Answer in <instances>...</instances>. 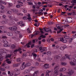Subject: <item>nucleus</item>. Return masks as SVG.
I'll use <instances>...</instances> for the list:
<instances>
[{
	"label": "nucleus",
	"mask_w": 76,
	"mask_h": 76,
	"mask_svg": "<svg viewBox=\"0 0 76 76\" xmlns=\"http://www.w3.org/2000/svg\"><path fill=\"white\" fill-rule=\"evenodd\" d=\"M68 72H66V74L69 76H71L73 74L74 72L73 70L71 69H68Z\"/></svg>",
	"instance_id": "obj_1"
},
{
	"label": "nucleus",
	"mask_w": 76,
	"mask_h": 76,
	"mask_svg": "<svg viewBox=\"0 0 76 76\" xmlns=\"http://www.w3.org/2000/svg\"><path fill=\"white\" fill-rule=\"evenodd\" d=\"M27 17L25 16L23 18V19L24 20H27L28 19L29 21H31L32 20V19H31V15L30 14H28L27 15Z\"/></svg>",
	"instance_id": "obj_2"
},
{
	"label": "nucleus",
	"mask_w": 76,
	"mask_h": 76,
	"mask_svg": "<svg viewBox=\"0 0 76 76\" xmlns=\"http://www.w3.org/2000/svg\"><path fill=\"white\" fill-rule=\"evenodd\" d=\"M62 57V55L61 54H59L58 56H55L54 58L56 60H58L59 58H61Z\"/></svg>",
	"instance_id": "obj_3"
},
{
	"label": "nucleus",
	"mask_w": 76,
	"mask_h": 76,
	"mask_svg": "<svg viewBox=\"0 0 76 76\" xmlns=\"http://www.w3.org/2000/svg\"><path fill=\"white\" fill-rule=\"evenodd\" d=\"M58 40L59 41H61L64 42V43H66L67 42V41L66 39H64V38H60L58 39Z\"/></svg>",
	"instance_id": "obj_4"
},
{
	"label": "nucleus",
	"mask_w": 76,
	"mask_h": 76,
	"mask_svg": "<svg viewBox=\"0 0 76 76\" xmlns=\"http://www.w3.org/2000/svg\"><path fill=\"white\" fill-rule=\"evenodd\" d=\"M15 71L16 72V75H20V69H15Z\"/></svg>",
	"instance_id": "obj_5"
},
{
	"label": "nucleus",
	"mask_w": 76,
	"mask_h": 76,
	"mask_svg": "<svg viewBox=\"0 0 76 76\" xmlns=\"http://www.w3.org/2000/svg\"><path fill=\"white\" fill-rule=\"evenodd\" d=\"M59 68H60V65H58L55 66V67L54 68V70H59Z\"/></svg>",
	"instance_id": "obj_6"
},
{
	"label": "nucleus",
	"mask_w": 76,
	"mask_h": 76,
	"mask_svg": "<svg viewBox=\"0 0 76 76\" xmlns=\"http://www.w3.org/2000/svg\"><path fill=\"white\" fill-rule=\"evenodd\" d=\"M19 66H20V64H15L13 65V67H18Z\"/></svg>",
	"instance_id": "obj_7"
},
{
	"label": "nucleus",
	"mask_w": 76,
	"mask_h": 76,
	"mask_svg": "<svg viewBox=\"0 0 76 76\" xmlns=\"http://www.w3.org/2000/svg\"><path fill=\"white\" fill-rule=\"evenodd\" d=\"M23 23V22H22V21H21L19 22H18L17 23L18 24V25H20V24H21L20 25V26H25V24H23V23Z\"/></svg>",
	"instance_id": "obj_8"
},
{
	"label": "nucleus",
	"mask_w": 76,
	"mask_h": 76,
	"mask_svg": "<svg viewBox=\"0 0 76 76\" xmlns=\"http://www.w3.org/2000/svg\"><path fill=\"white\" fill-rule=\"evenodd\" d=\"M10 47L11 49H12V50H13L14 49H15V48H16V46L13 45H12L10 46Z\"/></svg>",
	"instance_id": "obj_9"
},
{
	"label": "nucleus",
	"mask_w": 76,
	"mask_h": 76,
	"mask_svg": "<svg viewBox=\"0 0 76 76\" xmlns=\"http://www.w3.org/2000/svg\"><path fill=\"white\" fill-rule=\"evenodd\" d=\"M25 67H26V66H25V65H22L20 67V70H23L25 69Z\"/></svg>",
	"instance_id": "obj_10"
},
{
	"label": "nucleus",
	"mask_w": 76,
	"mask_h": 76,
	"mask_svg": "<svg viewBox=\"0 0 76 76\" xmlns=\"http://www.w3.org/2000/svg\"><path fill=\"white\" fill-rule=\"evenodd\" d=\"M44 29L45 30V32H50L51 33H52V31H51V30L50 29V30H49L48 28H44Z\"/></svg>",
	"instance_id": "obj_11"
},
{
	"label": "nucleus",
	"mask_w": 76,
	"mask_h": 76,
	"mask_svg": "<svg viewBox=\"0 0 76 76\" xmlns=\"http://www.w3.org/2000/svg\"><path fill=\"white\" fill-rule=\"evenodd\" d=\"M54 73L55 74H56V75H58V70L57 69H54Z\"/></svg>",
	"instance_id": "obj_12"
},
{
	"label": "nucleus",
	"mask_w": 76,
	"mask_h": 76,
	"mask_svg": "<svg viewBox=\"0 0 76 76\" xmlns=\"http://www.w3.org/2000/svg\"><path fill=\"white\" fill-rule=\"evenodd\" d=\"M43 67L45 69H48V65L47 64H45Z\"/></svg>",
	"instance_id": "obj_13"
},
{
	"label": "nucleus",
	"mask_w": 76,
	"mask_h": 76,
	"mask_svg": "<svg viewBox=\"0 0 76 76\" xmlns=\"http://www.w3.org/2000/svg\"><path fill=\"white\" fill-rule=\"evenodd\" d=\"M25 65L26 67H29V66H31V64L30 63H28L27 64H25Z\"/></svg>",
	"instance_id": "obj_14"
},
{
	"label": "nucleus",
	"mask_w": 76,
	"mask_h": 76,
	"mask_svg": "<svg viewBox=\"0 0 76 76\" xmlns=\"http://www.w3.org/2000/svg\"><path fill=\"white\" fill-rule=\"evenodd\" d=\"M69 63L70 65H72V66H75L76 65V63H74L72 61H70Z\"/></svg>",
	"instance_id": "obj_15"
},
{
	"label": "nucleus",
	"mask_w": 76,
	"mask_h": 76,
	"mask_svg": "<svg viewBox=\"0 0 76 76\" xmlns=\"http://www.w3.org/2000/svg\"><path fill=\"white\" fill-rule=\"evenodd\" d=\"M65 70H66V69L65 68H61L59 70L60 72H64V71H65Z\"/></svg>",
	"instance_id": "obj_16"
},
{
	"label": "nucleus",
	"mask_w": 76,
	"mask_h": 76,
	"mask_svg": "<svg viewBox=\"0 0 76 76\" xmlns=\"http://www.w3.org/2000/svg\"><path fill=\"white\" fill-rule=\"evenodd\" d=\"M64 57L65 58H67L69 60H70V58L69 57V56L68 55H65Z\"/></svg>",
	"instance_id": "obj_17"
},
{
	"label": "nucleus",
	"mask_w": 76,
	"mask_h": 76,
	"mask_svg": "<svg viewBox=\"0 0 76 76\" xmlns=\"http://www.w3.org/2000/svg\"><path fill=\"white\" fill-rule=\"evenodd\" d=\"M72 1L71 2L72 3V6H73L74 5H75V4L74 3L76 4V0H72Z\"/></svg>",
	"instance_id": "obj_18"
},
{
	"label": "nucleus",
	"mask_w": 76,
	"mask_h": 76,
	"mask_svg": "<svg viewBox=\"0 0 76 76\" xmlns=\"http://www.w3.org/2000/svg\"><path fill=\"white\" fill-rule=\"evenodd\" d=\"M31 44V41H30L26 45L28 48H29L30 46L29 45Z\"/></svg>",
	"instance_id": "obj_19"
},
{
	"label": "nucleus",
	"mask_w": 76,
	"mask_h": 76,
	"mask_svg": "<svg viewBox=\"0 0 76 76\" xmlns=\"http://www.w3.org/2000/svg\"><path fill=\"white\" fill-rule=\"evenodd\" d=\"M67 20L69 23H71V22H72V20H71L70 18H68V19H67Z\"/></svg>",
	"instance_id": "obj_20"
},
{
	"label": "nucleus",
	"mask_w": 76,
	"mask_h": 76,
	"mask_svg": "<svg viewBox=\"0 0 76 76\" xmlns=\"http://www.w3.org/2000/svg\"><path fill=\"white\" fill-rule=\"evenodd\" d=\"M21 50V48H19L18 49H16L14 50L15 53H17L18 51H20Z\"/></svg>",
	"instance_id": "obj_21"
},
{
	"label": "nucleus",
	"mask_w": 76,
	"mask_h": 76,
	"mask_svg": "<svg viewBox=\"0 0 76 76\" xmlns=\"http://www.w3.org/2000/svg\"><path fill=\"white\" fill-rule=\"evenodd\" d=\"M11 10L13 12H18V10H16V9H11Z\"/></svg>",
	"instance_id": "obj_22"
},
{
	"label": "nucleus",
	"mask_w": 76,
	"mask_h": 76,
	"mask_svg": "<svg viewBox=\"0 0 76 76\" xmlns=\"http://www.w3.org/2000/svg\"><path fill=\"white\" fill-rule=\"evenodd\" d=\"M27 56V53H24L23 54V55H22V58H23L24 57H26Z\"/></svg>",
	"instance_id": "obj_23"
},
{
	"label": "nucleus",
	"mask_w": 76,
	"mask_h": 76,
	"mask_svg": "<svg viewBox=\"0 0 76 76\" xmlns=\"http://www.w3.org/2000/svg\"><path fill=\"white\" fill-rule=\"evenodd\" d=\"M50 71L48 70L46 71V76H49V74L48 73H50Z\"/></svg>",
	"instance_id": "obj_24"
},
{
	"label": "nucleus",
	"mask_w": 76,
	"mask_h": 76,
	"mask_svg": "<svg viewBox=\"0 0 76 76\" xmlns=\"http://www.w3.org/2000/svg\"><path fill=\"white\" fill-rule=\"evenodd\" d=\"M17 61L18 62H19L22 61V59L21 58H18L16 59Z\"/></svg>",
	"instance_id": "obj_25"
},
{
	"label": "nucleus",
	"mask_w": 76,
	"mask_h": 76,
	"mask_svg": "<svg viewBox=\"0 0 76 76\" xmlns=\"http://www.w3.org/2000/svg\"><path fill=\"white\" fill-rule=\"evenodd\" d=\"M47 54L48 56H51V53L50 52H48L47 53Z\"/></svg>",
	"instance_id": "obj_26"
},
{
	"label": "nucleus",
	"mask_w": 76,
	"mask_h": 76,
	"mask_svg": "<svg viewBox=\"0 0 76 76\" xmlns=\"http://www.w3.org/2000/svg\"><path fill=\"white\" fill-rule=\"evenodd\" d=\"M32 55L33 56V57H36L37 56V55L36 54H34V53H32L31 54V56H32Z\"/></svg>",
	"instance_id": "obj_27"
},
{
	"label": "nucleus",
	"mask_w": 76,
	"mask_h": 76,
	"mask_svg": "<svg viewBox=\"0 0 76 76\" xmlns=\"http://www.w3.org/2000/svg\"><path fill=\"white\" fill-rule=\"evenodd\" d=\"M1 23L3 24H6V23H7V21H3L1 22Z\"/></svg>",
	"instance_id": "obj_28"
},
{
	"label": "nucleus",
	"mask_w": 76,
	"mask_h": 76,
	"mask_svg": "<svg viewBox=\"0 0 76 76\" xmlns=\"http://www.w3.org/2000/svg\"><path fill=\"white\" fill-rule=\"evenodd\" d=\"M6 61H7V63H8V64H10V60H9V59L7 58Z\"/></svg>",
	"instance_id": "obj_29"
},
{
	"label": "nucleus",
	"mask_w": 76,
	"mask_h": 76,
	"mask_svg": "<svg viewBox=\"0 0 76 76\" xmlns=\"http://www.w3.org/2000/svg\"><path fill=\"white\" fill-rule=\"evenodd\" d=\"M8 57H10V55L8 54H7L6 56V57L5 58H8Z\"/></svg>",
	"instance_id": "obj_30"
},
{
	"label": "nucleus",
	"mask_w": 76,
	"mask_h": 76,
	"mask_svg": "<svg viewBox=\"0 0 76 76\" xmlns=\"http://www.w3.org/2000/svg\"><path fill=\"white\" fill-rule=\"evenodd\" d=\"M72 40H73V39L72 38H70L69 39V43H70L72 42Z\"/></svg>",
	"instance_id": "obj_31"
},
{
	"label": "nucleus",
	"mask_w": 76,
	"mask_h": 76,
	"mask_svg": "<svg viewBox=\"0 0 76 76\" xmlns=\"http://www.w3.org/2000/svg\"><path fill=\"white\" fill-rule=\"evenodd\" d=\"M0 70H1V71H3V72H4L5 70V69H4L3 68H0Z\"/></svg>",
	"instance_id": "obj_32"
},
{
	"label": "nucleus",
	"mask_w": 76,
	"mask_h": 76,
	"mask_svg": "<svg viewBox=\"0 0 76 76\" xmlns=\"http://www.w3.org/2000/svg\"><path fill=\"white\" fill-rule=\"evenodd\" d=\"M27 32L29 33V34H31V30H29V28H28L27 29Z\"/></svg>",
	"instance_id": "obj_33"
},
{
	"label": "nucleus",
	"mask_w": 76,
	"mask_h": 76,
	"mask_svg": "<svg viewBox=\"0 0 76 76\" xmlns=\"http://www.w3.org/2000/svg\"><path fill=\"white\" fill-rule=\"evenodd\" d=\"M64 38L67 39H69V37L67 36H65L64 37Z\"/></svg>",
	"instance_id": "obj_34"
},
{
	"label": "nucleus",
	"mask_w": 76,
	"mask_h": 76,
	"mask_svg": "<svg viewBox=\"0 0 76 76\" xmlns=\"http://www.w3.org/2000/svg\"><path fill=\"white\" fill-rule=\"evenodd\" d=\"M61 64H62V65L65 66V65H66V64H67L65 62H61Z\"/></svg>",
	"instance_id": "obj_35"
},
{
	"label": "nucleus",
	"mask_w": 76,
	"mask_h": 76,
	"mask_svg": "<svg viewBox=\"0 0 76 76\" xmlns=\"http://www.w3.org/2000/svg\"><path fill=\"white\" fill-rule=\"evenodd\" d=\"M4 12H5L4 10H1L0 11V13H4Z\"/></svg>",
	"instance_id": "obj_36"
},
{
	"label": "nucleus",
	"mask_w": 76,
	"mask_h": 76,
	"mask_svg": "<svg viewBox=\"0 0 76 76\" xmlns=\"http://www.w3.org/2000/svg\"><path fill=\"white\" fill-rule=\"evenodd\" d=\"M40 37H42V38H44L46 37L45 36H44L42 34L41 36H40Z\"/></svg>",
	"instance_id": "obj_37"
},
{
	"label": "nucleus",
	"mask_w": 76,
	"mask_h": 76,
	"mask_svg": "<svg viewBox=\"0 0 76 76\" xmlns=\"http://www.w3.org/2000/svg\"><path fill=\"white\" fill-rule=\"evenodd\" d=\"M60 49L61 50H62V51H63V50H64V48L63 47H61L60 48Z\"/></svg>",
	"instance_id": "obj_38"
},
{
	"label": "nucleus",
	"mask_w": 76,
	"mask_h": 76,
	"mask_svg": "<svg viewBox=\"0 0 76 76\" xmlns=\"http://www.w3.org/2000/svg\"><path fill=\"white\" fill-rule=\"evenodd\" d=\"M2 18L3 19H6V16L5 15H4L2 16Z\"/></svg>",
	"instance_id": "obj_39"
},
{
	"label": "nucleus",
	"mask_w": 76,
	"mask_h": 76,
	"mask_svg": "<svg viewBox=\"0 0 76 76\" xmlns=\"http://www.w3.org/2000/svg\"><path fill=\"white\" fill-rule=\"evenodd\" d=\"M53 23H54L52 22H49L48 23V24H49V25H53Z\"/></svg>",
	"instance_id": "obj_40"
},
{
	"label": "nucleus",
	"mask_w": 76,
	"mask_h": 76,
	"mask_svg": "<svg viewBox=\"0 0 76 76\" xmlns=\"http://www.w3.org/2000/svg\"><path fill=\"white\" fill-rule=\"evenodd\" d=\"M25 73H29V71L28 70H26L25 71Z\"/></svg>",
	"instance_id": "obj_41"
},
{
	"label": "nucleus",
	"mask_w": 76,
	"mask_h": 76,
	"mask_svg": "<svg viewBox=\"0 0 76 76\" xmlns=\"http://www.w3.org/2000/svg\"><path fill=\"white\" fill-rule=\"evenodd\" d=\"M13 28L14 29V31H15L16 30H17V27L16 26L13 27Z\"/></svg>",
	"instance_id": "obj_42"
},
{
	"label": "nucleus",
	"mask_w": 76,
	"mask_h": 76,
	"mask_svg": "<svg viewBox=\"0 0 76 76\" xmlns=\"http://www.w3.org/2000/svg\"><path fill=\"white\" fill-rule=\"evenodd\" d=\"M34 72L37 75L38 73H39V70L36 71Z\"/></svg>",
	"instance_id": "obj_43"
},
{
	"label": "nucleus",
	"mask_w": 76,
	"mask_h": 76,
	"mask_svg": "<svg viewBox=\"0 0 76 76\" xmlns=\"http://www.w3.org/2000/svg\"><path fill=\"white\" fill-rule=\"evenodd\" d=\"M4 27L3 26H0V29H3Z\"/></svg>",
	"instance_id": "obj_44"
},
{
	"label": "nucleus",
	"mask_w": 76,
	"mask_h": 76,
	"mask_svg": "<svg viewBox=\"0 0 76 76\" xmlns=\"http://www.w3.org/2000/svg\"><path fill=\"white\" fill-rule=\"evenodd\" d=\"M3 46L4 47H9L8 46V45H7L6 44H4V45H3Z\"/></svg>",
	"instance_id": "obj_45"
},
{
	"label": "nucleus",
	"mask_w": 76,
	"mask_h": 76,
	"mask_svg": "<svg viewBox=\"0 0 76 76\" xmlns=\"http://www.w3.org/2000/svg\"><path fill=\"white\" fill-rule=\"evenodd\" d=\"M38 34H39V32L38 31H37L36 33L34 34V35H38Z\"/></svg>",
	"instance_id": "obj_46"
},
{
	"label": "nucleus",
	"mask_w": 76,
	"mask_h": 76,
	"mask_svg": "<svg viewBox=\"0 0 76 76\" xmlns=\"http://www.w3.org/2000/svg\"><path fill=\"white\" fill-rule=\"evenodd\" d=\"M20 6L19 4H18L16 5V7L17 8H20Z\"/></svg>",
	"instance_id": "obj_47"
},
{
	"label": "nucleus",
	"mask_w": 76,
	"mask_h": 76,
	"mask_svg": "<svg viewBox=\"0 0 76 76\" xmlns=\"http://www.w3.org/2000/svg\"><path fill=\"white\" fill-rule=\"evenodd\" d=\"M22 34H19V37L20 38H22Z\"/></svg>",
	"instance_id": "obj_48"
},
{
	"label": "nucleus",
	"mask_w": 76,
	"mask_h": 76,
	"mask_svg": "<svg viewBox=\"0 0 76 76\" xmlns=\"http://www.w3.org/2000/svg\"><path fill=\"white\" fill-rule=\"evenodd\" d=\"M2 38H4V39H6L7 38V37L5 36H2Z\"/></svg>",
	"instance_id": "obj_49"
},
{
	"label": "nucleus",
	"mask_w": 76,
	"mask_h": 76,
	"mask_svg": "<svg viewBox=\"0 0 76 76\" xmlns=\"http://www.w3.org/2000/svg\"><path fill=\"white\" fill-rule=\"evenodd\" d=\"M34 35H35V34L34 35H29V37H31V38H33L34 36Z\"/></svg>",
	"instance_id": "obj_50"
},
{
	"label": "nucleus",
	"mask_w": 76,
	"mask_h": 76,
	"mask_svg": "<svg viewBox=\"0 0 76 76\" xmlns=\"http://www.w3.org/2000/svg\"><path fill=\"white\" fill-rule=\"evenodd\" d=\"M7 14L8 15H10V11H7Z\"/></svg>",
	"instance_id": "obj_51"
},
{
	"label": "nucleus",
	"mask_w": 76,
	"mask_h": 76,
	"mask_svg": "<svg viewBox=\"0 0 76 76\" xmlns=\"http://www.w3.org/2000/svg\"><path fill=\"white\" fill-rule=\"evenodd\" d=\"M34 52H38V50L36 49H34Z\"/></svg>",
	"instance_id": "obj_52"
},
{
	"label": "nucleus",
	"mask_w": 76,
	"mask_h": 76,
	"mask_svg": "<svg viewBox=\"0 0 76 76\" xmlns=\"http://www.w3.org/2000/svg\"><path fill=\"white\" fill-rule=\"evenodd\" d=\"M10 30L14 31L13 27H11L10 28Z\"/></svg>",
	"instance_id": "obj_53"
},
{
	"label": "nucleus",
	"mask_w": 76,
	"mask_h": 76,
	"mask_svg": "<svg viewBox=\"0 0 76 76\" xmlns=\"http://www.w3.org/2000/svg\"><path fill=\"white\" fill-rule=\"evenodd\" d=\"M3 41V42L4 43V44H7V42L6 41H4V40Z\"/></svg>",
	"instance_id": "obj_54"
},
{
	"label": "nucleus",
	"mask_w": 76,
	"mask_h": 76,
	"mask_svg": "<svg viewBox=\"0 0 76 76\" xmlns=\"http://www.w3.org/2000/svg\"><path fill=\"white\" fill-rule=\"evenodd\" d=\"M2 75H4V76H7V75L6 74V73L4 72H3L2 73Z\"/></svg>",
	"instance_id": "obj_55"
},
{
	"label": "nucleus",
	"mask_w": 76,
	"mask_h": 76,
	"mask_svg": "<svg viewBox=\"0 0 76 76\" xmlns=\"http://www.w3.org/2000/svg\"><path fill=\"white\" fill-rule=\"evenodd\" d=\"M43 49L44 50V51H45L46 50V47H44L43 48Z\"/></svg>",
	"instance_id": "obj_56"
},
{
	"label": "nucleus",
	"mask_w": 76,
	"mask_h": 76,
	"mask_svg": "<svg viewBox=\"0 0 76 76\" xmlns=\"http://www.w3.org/2000/svg\"><path fill=\"white\" fill-rule=\"evenodd\" d=\"M13 75V74L12 72H10V76H12Z\"/></svg>",
	"instance_id": "obj_57"
},
{
	"label": "nucleus",
	"mask_w": 76,
	"mask_h": 76,
	"mask_svg": "<svg viewBox=\"0 0 76 76\" xmlns=\"http://www.w3.org/2000/svg\"><path fill=\"white\" fill-rule=\"evenodd\" d=\"M15 33H16V34H18V33H20V31H15Z\"/></svg>",
	"instance_id": "obj_58"
},
{
	"label": "nucleus",
	"mask_w": 76,
	"mask_h": 76,
	"mask_svg": "<svg viewBox=\"0 0 76 76\" xmlns=\"http://www.w3.org/2000/svg\"><path fill=\"white\" fill-rule=\"evenodd\" d=\"M73 61H74V62H75V63H76V60L75 58L73 59Z\"/></svg>",
	"instance_id": "obj_59"
},
{
	"label": "nucleus",
	"mask_w": 76,
	"mask_h": 76,
	"mask_svg": "<svg viewBox=\"0 0 76 76\" xmlns=\"http://www.w3.org/2000/svg\"><path fill=\"white\" fill-rule=\"evenodd\" d=\"M28 4L29 5H33V4H32V2H31L28 3Z\"/></svg>",
	"instance_id": "obj_60"
},
{
	"label": "nucleus",
	"mask_w": 76,
	"mask_h": 76,
	"mask_svg": "<svg viewBox=\"0 0 76 76\" xmlns=\"http://www.w3.org/2000/svg\"><path fill=\"white\" fill-rule=\"evenodd\" d=\"M33 76H37V74H36V73H35V72L33 74Z\"/></svg>",
	"instance_id": "obj_61"
},
{
	"label": "nucleus",
	"mask_w": 76,
	"mask_h": 76,
	"mask_svg": "<svg viewBox=\"0 0 76 76\" xmlns=\"http://www.w3.org/2000/svg\"><path fill=\"white\" fill-rule=\"evenodd\" d=\"M3 60V58L1 57L0 58V61H2Z\"/></svg>",
	"instance_id": "obj_62"
},
{
	"label": "nucleus",
	"mask_w": 76,
	"mask_h": 76,
	"mask_svg": "<svg viewBox=\"0 0 76 76\" xmlns=\"http://www.w3.org/2000/svg\"><path fill=\"white\" fill-rule=\"evenodd\" d=\"M35 64L36 66H38L39 65V63L38 62H36L35 63Z\"/></svg>",
	"instance_id": "obj_63"
},
{
	"label": "nucleus",
	"mask_w": 76,
	"mask_h": 76,
	"mask_svg": "<svg viewBox=\"0 0 76 76\" xmlns=\"http://www.w3.org/2000/svg\"><path fill=\"white\" fill-rule=\"evenodd\" d=\"M23 12L24 13H26L27 12L26 10H23Z\"/></svg>",
	"instance_id": "obj_64"
}]
</instances>
